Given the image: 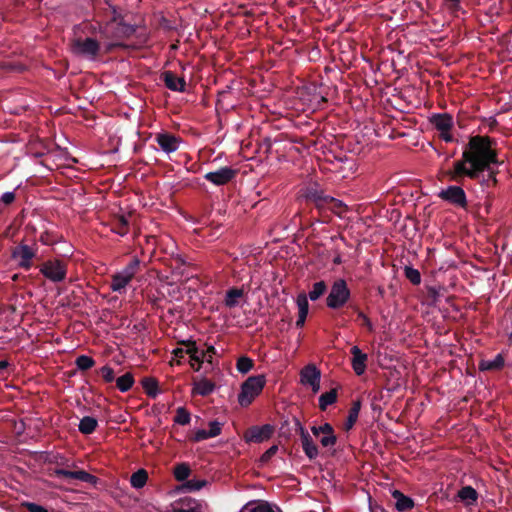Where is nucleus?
I'll use <instances>...</instances> for the list:
<instances>
[{
    "label": "nucleus",
    "instance_id": "1",
    "mask_svg": "<svg viewBox=\"0 0 512 512\" xmlns=\"http://www.w3.org/2000/svg\"><path fill=\"white\" fill-rule=\"evenodd\" d=\"M496 140L489 136H470L465 144L462 157L453 162V167L447 172L451 181L464 184V179L479 180L487 187L497 183L496 172L491 165H498Z\"/></svg>",
    "mask_w": 512,
    "mask_h": 512
},
{
    "label": "nucleus",
    "instance_id": "2",
    "mask_svg": "<svg viewBox=\"0 0 512 512\" xmlns=\"http://www.w3.org/2000/svg\"><path fill=\"white\" fill-rule=\"evenodd\" d=\"M266 384L264 375H254L248 377L241 385V391L238 394V403L242 407H248L255 397L263 390Z\"/></svg>",
    "mask_w": 512,
    "mask_h": 512
},
{
    "label": "nucleus",
    "instance_id": "3",
    "mask_svg": "<svg viewBox=\"0 0 512 512\" xmlns=\"http://www.w3.org/2000/svg\"><path fill=\"white\" fill-rule=\"evenodd\" d=\"M351 298V291L347 282L343 278L336 279L326 298V305L332 310H338L344 307Z\"/></svg>",
    "mask_w": 512,
    "mask_h": 512
},
{
    "label": "nucleus",
    "instance_id": "4",
    "mask_svg": "<svg viewBox=\"0 0 512 512\" xmlns=\"http://www.w3.org/2000/svg\"><path fill=\"white\" fill-rule=\"evenodd\" d=\"M109 8L111 9L112 16L105 27L104 33H111L112 38L115 39L130 37L135 32V28L123 22V17L115 6L109 5Z\"/></svg>",
    "mask_w": 512,
    "mask_h": 512
},
{
    "label": "nucleus",
    "instance_id": "5",
    "mask_svg": "<svg viewBox=\"0 0 512 512\" xmlns=\"http://www.w3.org/2000/svg\"><path fill=\"white\" fill-rule=\"evenodd\" d=\"M38 246L28 245L23 242L19 243L11 250V259L17 262V266L20 269L29 271L34 263V259L37 258Z\"/></svg>",
    "mask_w": 512,
    "mask_h": 512
},
{
    "label": "nucleus",
    "instance_id": "6",
    "mask_svg": "<svg viewBox=\"0 0 512 512\" xmlns=\"http://www.w3.org/2000/svg\"><path fill=\"white\" fill-rule=\"evenodd\" d=\"M40 273L52 282H61L66 278L67 266L59 259L47 260L41 264Z\"/></svg>",
    "mask_w": 512,
    "mask_h": 512
},
{
    "label": "nucleus",
    "instance_id": "7",
    "mask_svg": "<svg viewBox=\"0 0 512 512\" xmlns=\"http://www.w3.org/2000/svg\"><path fill=\"white\" fill-rule=\"evenodd\" d=\"M74 54L84 58L94 60L100 52V44L96 39L87 37L85 39H75L72 44Z\"/></svg>",
    "mask_w": 512,
    "mask_h": 512
},
{
    "label": "nucleus",
    "instance_id": "8",
    "mask_svg": "<svg viewBox=\"0 0 512 512\" xmlns=\"http://www.w3.org/2000/svg\"><path fill=\"white\" fill-rule=\"evenodd\" d=\"M274 431V426L271 424H265L262 426L254 425L244 432L243 438L247 443H262L270 439Z\"/></svg>",
    "mask_w": 512,
    "mask_h": 512
},
{
    "label": "nucleus",
    "instance_id": "9",
    "mask_svg": "<svg viewBox=\"0 0 512 512\" xmlns=\"http://www.w3.org/2000/svg\"><path fill=\"white\" fill-rule=\"evenodd\" d=\"M293 420H294L295 431L297 433H299V435H300L301 444H302V448H303L305 455L310 460L316 459L319 454L317 445L314 443L312 437L310 436L308 431L304 428V426L301 424V422L297 418H294Z\"/></svg>",
    "mask_w": 512,
    "mask_h": 512
},
{
    "label": "nucleus",
    "instance_id": "10",
    "mask_svg": "<svg viewBox=\"0 0 512 512\" xmlns=\"http://www.w3.org/2000/svg\"><path fill=\"white\" fill-rule=\"evenodd\" d=\"M438 196L442 200L460 208H466L468 205L465 191L462 187L457 185H452L441 190Z\"/></svg>",
    "mask_w": 512,
    "mask_h": 512
},
{
    "label": "nucleus",
    "instance_id": "11",
    "mask_svg": "<svg viewBox=\"0 0 512 512\" xmlns=\"http://www.w3.org/2000/svg\"><path fill=\"white\" fill-rule=\"evenodd\" d=\"M238 174V170L229 166H223L216 171L207 172L204 179L216 186H224L230 183Z\"/></svg>",
    "mask_w": 512,
    "mask_h": 512
},
{
    "label": "nucleus",
    "instance_id": "12",
    "mask_svg": "<svg viewBox=\"0 0 512 512\" xmlns=\"http://www.w3.org/2000/svg\"><path fill=\"white\" fill-rule=\"evenodd\" d=\"M303 196L306 201L313 203L318 209H324L328 206L329 201H333V197L326 195L322 190L318 189L316 184L308 186Z\"/></svg>",
    "mask_w": 512,
    "mask_h": 512
},
{
    "label": "nucleus",
    "instance_id": "13",
    "mask_svg": "<svg viewBox=\"0 0 512 512\" xmlns=\"http://www.w3.org/2000/svg\"><path fill=\"white\" fill-rule=\"evenodd\" d=\"M350 353L352 355V368L356 375L361 376L367 368L368 355L362 352L358 346H353Z\"/></svg>",
    "mask_w": 512,
    "mask_h": 512
},
{
    "label": "nucleus",
    "instance_id": "14",
    "mask_svg": "<svg viewBox=\"0 0 512 512\" xmlns=\"http://www.w3.org/2000/svg\"><path fill=\"white\" fill-rule=\"evenodd\" d=\"M157 144L166 153L175 152L180 143V139L171 133H159L155 138Z\"/></svg>",
    "mask_w": 512,
    "mask_h": 512
},
{
    "label": "nucleus",
    "instance_id": "15",
    "mask_svg": "<svg viewBox=\"0 0 512 512\" xmlns=\"http://www.w3.org/2000/svg\"><path fill=\"white\" fill-rule=\"evenodd\" d=\"M429 121L440 132H450L453 127V117L449 113L432 114Z\"/></svg>",
    "mask_w": 512,
    "mask_h": 512
},
{
    "label": "nucleus",
    "instance_id": "16",
    "mask_svg": "<svg viewBox=\"0 0 512 512\" xmlns=\"http://www.w3.org/2000/svg\"><path fill=\"white\" fill-rule=\"evenodd\" d=\"M162 79L165 86L177 92H184L186 90V81L183 77H177L172 71H165L162 73Z\"/></svg>",
    "mask_w": 512,
    "mask_h": 512
},
{
    "label": "nucleus",
    "instance_id": "17",
    "mask_svg": "<svg viewBox=\"0 0 512 512\" xmlns=\"http://www.w3.org/2000/svg\"><path fill=\"white\" fill-rule=\"evenodd\" d=\"M111 231L120 235L125 236L129 232L130 222L129 215L116 214L111 220Z\"/></svg>",
    "mask_w": 512,
    "mask_h": 512
},
{
    "label": "nucleus",
    "instance_id": "18",
    "mask_svg": "<svg viewBox=\"0 0 512 512\" xmlns=\"http://www.w3.org/2000/svg\"><path fill=\"white\" fill-rule=\"evenodd\" d=\"M300 377L302 384L314 385L315 382H320L321 373L315 365L309 364L301 370Z\"/></svg>",
    "mask_w": 512,
    "mask_h": 512
},
{
    "label": "nucleus",
    "instance_id": "19",
    "mask_svg": "<svg viewBox=\"0 0 512 512\" xmlns=\"http://www.w3.org/2000/svg\"><path fill=\"white\" fill-rule=\"evenodd\" d=\"M215 387V383H213L211 380L207 378H201L200 380H195L193 382L192 394H197L206 397L213 393Z\"/></svg>",
    "mask_w": 512,
    "mask_h": 512
},
{
    "label": "nucleus",
    "instance_id": "20",
    "mask_svg": "<svg viewBox=\"0 0 512 512\" xmlns=\"http://www.w3.org/2000/svg\"><path fill=\"white\" fill-rule=\"evenodd\" d=\"M505 365V359L501 353L497 354L493 360H481L479 362L480 371H499Z\"/></svg>",
    "mask_w": 512,
    "mask_h": 512
},
{
    "label": "nucleus",
    "instance_id": "21",
    "mask_svg": "<svg viewBox=\"0 0 512 512\" xmlns=\"http://www.w3.org/2000/svg\"><path fill=\"white\" fill-rule=\"evenodd\" d=\"M392 496L395 499V507L398 511L404 512L414 507V501L399 490H394Z\"/></svg>",
    "mask_w": 512,
    "mask_h": 512
},
{
    "label": "nucleus",
    "instance_id": "22",
    "mask_svg": "<svg viewBox=\"0 0 512 512\" xmlns=\"http://www.w3.org/2000/svg\"><path fill=\"white\" fill-rule=\"evenodd\" d=\"M173 512H203V506L195 499L183 498Z\"/></svg>",
    "mask_w": 512,
    "mask_h": 512
},
{
    "label": "nucleus",
    "instance_id": "23",
    "mask_svg": "<svg viewBox=\"0 0 512 512\" xmlns=\"http://www.w3.org/2000/svg\"><path fill=\"white\" fill-rule=\"evenodd\" d=\"M132 280L127 274L121 270L112 276L110 288L114 292L121 293L125 290L127 284Z\"/></svg>",
    "mask_w": 512,
    "mask_h": 512
},
{
    "label": "nucleus",
    "instance_id": "24",
    "mask_svg": "<svg viewBox=\"0 0 512 512\" xmlns=\"http://www.w3.org/2000/svg\"><path fill=\"white\" fill-rule=\"evenodd\" d=\"M244 296L243 289L233 287L226 291L224 304L228 308H234L239 305V299Z\"/></svg>",
    "mask_w": 512,
    "mask_h": 512
},
{
    "label": "nucleus",
    "instance_id": "25",
    "mask_svg": "<svg viewBox=\"0 0 512 512\" xmlns=\"http://www.w3.org/2000/svg\"><path fill=\"white\" fill-rule=\"evenodd\" d=\"M98 426V421L96 418L91 416H85L80 420L78 425L79 431L84 435L92 434Z\"/></svg>",
    "mask_w": 512,
    "mask_h": 512
},
{
    "label": "nucleus",
    "instance_id": "26",
    "mask_svg": "<svg viewBox=\"0 0 512 512\" xmlns=\"http://www.w3.org/2000/svg\"><path fill=\"white\" fill-rule=\"evenodd\" d=\"M360 409H361L360 400L353 401V403L349 409L348 417H347V420L345 423L346 431H349L355 425V423L358 419V416H359Z\"/></svg>",
    "mask_w": 512,
    "mask_h": 512
},
{
    "label": "nucleus",
    "instance_id": "27",
    "mask_svg": "<svg viewBox=\"0 0 512 512\" xmlns=\"http://www.w3.org/2000/svg\"><path fill=\"white\" fill-rule=\"evenodd\" d=\"M142 387L150 398H156L159 393L158 381L153 377H144L141 381Z\"/></svg>",
    "mask_w": 512,
    "mask_h": 512
},
{
    "label": "nucleus",
    "instance_id": "28",
    "mask_svg": "<svg viewBox=\"0 0 512 512\" xmlns=\"http://www.w3.org/2000/svg\"><path fill=\"white\" fill-rule=\"evenodd\" d=\"M241 512H276V510L268 502L260 501L257 504L248 503Z\"/></svg>",
    "mask_w": 512,
    "mask_h": 512
},
{
    "label": "nucleus",
    "instance_id": "29",
    "mask_svg": "<svg viewBox=\"0 0 512 512\" xmlns=\"http://www.w3.org/2000/svg\"><path fill=\"white\" fill-rule=\"evenodd\" d=\"M148 480V473L144 469H139L130 477V484L133 488L140 489L144 487Z\"/></svg>",
    "mask_w": 512,
    "mask_h": 512
},
{
    "label": "nucleus",
    "instance_id": "30",
    "mask_svg": "<svg viewBox=\"0 0 512 512\" xmlns=\"http://www.w3.org/2000/svg\"><path fill=\"white\" fill-rule=\"evenodd\" d=\"M337 401V390L331 389L328 392L323 393L319 397V409L325 411L329 405L334 404Z\"/></svg>",
    "mask_w": 512,
    "mask_h": 512
},
{
    "label": "nucleus",
    "instance_id": "31",
    "mask_svg": "<svg viewBox=\"0 0 512 512\" xmlns=\"http://www.w3.org/2000/svg\"><path fill=\"white\" fill-rule=\"evenodd\" d=\"M458 497L461 501L466 502V504H471L477 500L478 493L473 487L464 486L458 491Z\"/></svg>",
    "mask_w": 512,
    "mask_h": 512
},
{
    "label": "nucleus",
    "instance_id": "32",
    "mask_svg": "<svg viewBox=\"0 0 512 512\" xmlns=\"http://www.w3.org/2000/svg\"><path fill=\"white\" fill-rule=\"evenodd\" d=\"M326 291H327V284L325 281L321 280V281L315 282L312 285V289L309 291L307 298L309 297V299L311 301H316L320 297H322L326 293Z\"/></svg>",
    "mask_w": 512,
    "mask_h": 512
},
{
    "label": "nucleus",
    "instance_id": "33",
    "mask_svg": "<svg viewBox=\"0 0 512 512\" xmlns=\"http://www.w3.org/2000/svg\"><path fill=\"white\" fill-rule=\"evenodd\" d=\"M133 384L134 377L130 372H127L116 379V386L121 392H127L132 388Z\"/></svg>",
    "mask_w": 512,
    "mask_h": 512
},
{
    "label": "nucleus",
    "instance_id": "34",
    "mask_svg": "<svg viewBox=\"0 0 512 512\" xmlns=\"http://www.w3.org/2000/svg\"><path fill=\"white\" fill-rule=\"evenodd\" d=\"M237 371L241 374H247L254 368V360L248 356H240L236 362Z\"/></svg>",
    "mask_w": 512,
    "mask_h": 512
},
{
    "label": "nucleus",
    "instance_id": "35",
    "mask_svg": "<svg viewBox=\"0 0 512 512\" xmlns=\"http://www.w3.org/2000/svg\"><path fill=\"white\" fill-rule=\"evenodd\" d=\"M296 304L298 307V316L307 318L309 312V303L307 299V294L305 292H301L298 294L296 298Z\"/></svg>",
    "mask_w": 512,
    "mask_h": 512
},
{
    "label": "nucleus",
    "instance_id": "36",
    "mask_svg": "<svg viewBox=\"0 0 512 512\" xmlns=\"http://www.w3.org/2000/svg\"><path fill=\"white\" fill-rule=\"evenodd\" d=\"M191 473V469L188 464L180 463L174 468V477L179 482H185Z\"/></svg>",
    "mask_w": 512,
    "mask_h": 512
},
{
    "label": "nucleus",
    "instance_id": "37",
    "mask_svg": "<svg viewBox=\"0 0 512 512\" xmlns=\"http://www.w3.org/2000/svg\"><path fill=\"white\" fill-rule=\"evenodd\" d=\"M207 483L208 482L204 479H190V480L187 479L183 483L182 488L189 492L198 491L201 488L205 487L207 485Z\"/></svg>",
    "mask_w": 512,
    "mask_h": 512
},
{
    "label": "nucleus",
    "instance_id": "38",
    "mask_svg": "<svg viewBox=\"0 0 512 512\" xmlns=\"http://www.w3.org/2000/svg\"><path fill=\"white\" fill-rule=\"evenodd\" d=\"M75 364L79 370L86 371L95 365V361L90 356L80 355L76 358Z\"/></svg>",
    "mask_w": 512,
    "mask_h": 512
},
{
    "label": "nucleus",
    "instance_id": "39",
    "mask_svg": "<svg viewBox=\"0 0 512 512\" xmlns=\"http://www.w3.org/2000/svg\"><path fill=\"white\" fill-rule=\"evenodd\" d=\"M191 416L189 411L184 407H178L176 409V415L174 417V422L179 425H187L190 423Z\"/></svg>",
    "mask_w": 512,
    "mask_h": 512
},
{
    "label": "nucleus",
    "instance_id": "40",
    "mask_svg": "<svg viewBox=\"0 0 512 512\" xmlns=\"http://www.w3.org/2000/svg\"><path fill=\"white\" fill-rule=\"evenodd\" d=\"M349 308H351L357 314V321H360L362 326L366 327L369 331L373 330V324L371 320L360 310L357 305H349Z\"/></svg>",
    "mask_w": 512,
    "mask_h": 512
},
{
    "label": "nucleus",
    "instance_id": "41",
    "mask_svg": "<svg viewBox=\"0 0 512 512\" xmlns=\"http://www.w3.org/2000/svg\"><path fill=\"white\" fill-rule=\"evenodd\" d=\"M141 261L138 257H133L131 261L122 269L124 274H127L130 278H134L136 273L140 269Z\"/></svg>",
    "mask_w": 512,
    "mask_h": 512
},
{
    "label": "nucleus",
    "instance_id": "42",
    "mask_svg": "<svg viewBox=\"0 0 512 512\" xmlns=\"http://www.w3.org/2000/svg\"><path fill=\"white\" fill-rule=\"evenodd\" d=\"M404 274H405V277L413 285H419L421 283V274H420L419 270H417L411 266H405Z\"/></svg>",
    "mask_w": 512,
    "mask_h": 512
},
{
    "label": "nucleus",
    "instance_id": "43",
    "mask_svg": "<svg viewBox=\"0 0 512 512\" xmlns=\"http://www.w3.org/2000/svg\"><path fill=\"white\" fill-rule=\"evenodd\" d=\"M186 354L190 356L191 362L196 364H202L206 357V353H202L198 348H192L190 350H186Z\"/></svg>",
    "mask_w": 512,
    "mask_h": 512
},
{
    "label": "nucleus",
    "instance_id": "44",
    "mask_svg": "<svg viewBox=\"0 0 512 512\" xmlns=\"http://www.w3.org/2000/svg\"><path fill=\"white\" fill-rule=\"evenodd\" d=\"M72 479L80 480V481L87 482V483H93V482H95L96 477L84 470H78V471H73Z\"/></svg>",
    "mask_w": 512,
    "mask_h": 512
},
{
    "label": "nucleus",
    "instance_id": "45",
    "mask_svg": "<svg viewBox=\"0 0 512 512\" xmlns=\"http://www.w3.org/2000/svg\"><path fill=\"white\" fill-rule=\"evenodd\" d=\"M98 373L102 376L103 380L106 383H111L115 379L114 370L110 366H108V365H105V366L101 367L99 369Z\"/></svg>",
    "mask_w": 512,
    "mask_h": 512
},
{
    "label": "nucleus",
    "instance_id": "46",
    "mask_svg": "<svg viewBox=\"0 0 512 512\" xmlns=\"http://www.w3.org/2000/svg\"><path fill=\"white\" fill-rule=\"evenodd\" d=\"M209 428L210 429L208 430V434L210 435L211 438H214L221 434L222 424L217 420H214L209 422Z\"/></svg>",
    "mask_w": 512,
    "mask_h": 512
},
{
    "label": "nucleus",
    "instance_id": "47",
    "mask_svg": "<svg viewBox=\"0 0 512 512\" xmlns=\"http://www.w3.org/2000/svg\"><path fill=\"white\" fill-rule=\"evenodd\" d=\"M278 446L272 445L269 449H267L260 457V461L262 463H267L270 459L277 453Z\"/></svg>",
    "mask_w": 512,
    "mask_h": 512
},
{
    "label": "nucleus",
    "instance_id": "48",
    "mask_svg": "<svg viewBox=\"0 0 512 512\" xmlns=\"http://www.w3.org/2000/svg\"><path fill=\"white\" fill-rule=\"evenodd\" d=\"M427 295L431 305H435L440 297L439 290L436 287H428Z\"/></svg>",
    "mask_w": 512,
    "mask_h": 512
},
{
    "label": "nucleus",
    "instance_id": "49",
    "mask_svg": "<svg viewBox=\"0 0 512 512\" xmlns=\"http://www.w3.org/2000/svg\"><path fill=\"white\" fill-rule=\"evenodd\" d=\"M337 442V436L336 435H324L320 439V443L323 447H331L334 446Z\"/></svg>",
    "mask_w": 512,
    "mask_h": 512
},
{
    "label": "nucleus",
    "instance_id": "50",
    "mask_svg": "<svg viewBox=\"0 0 512 512\" xmlns=\"http://www.w3.org/2000/svg\"><path fill=\"white\" fill-rule=\"evenodd\" d=\"M208 438H211L210 435L208 434V431H206L204 429H199L195 432L194 436L192 437V441L201 442Z\"/></svg>",
    "mask_w": 512,
    "mask_h": 512
},
{
    "label": "nucleus",
    "instance_id": "51",
    "mask_svg": "<svg viewBox=\"0 0 512 512\" xmlns=\"http://www.w3.org/2000/svg\"><path fill=\"white\" fill-rule=\"evenodd\" d=\"M24 506L27 508L29 512H48V510L36 503L27 502L24 504Z\"/></svg>",
    "mask_w": 512,
    "mask_h": 512
},
{
    "label": "nucleus",
    "instance_id": "52",
    "mask_svg": "<svg viewBox=\"0 0 512 512\" xmlns=\"http://www.w3.org/2000/svg\"><path fill=\"white\" fill-rule=\"evenodd\" d=\"M15 200L14 192H5L0 199V203L4 205H10Z\"/></svg>",
    "mask_w": 512,
    "mask_h": 512
},
{
    "label": "nucleus",
    "instance_id": "53",
    "mask_svg": "<svg viewBox=\"0 0 512 512\" xmlns=\"http://www.w3.org/2000/svg\"><path fill=\"white\" fill-rule=\"evenodd\" d=\"M319 430L321 431V434L324 435H335L334 428L329 423H324L323 425L319 426Z\"/></svg>",
    "mask_w": 512,
    "mask_h": 512
},
{
    "label": "nucleus",
    "instance_id": "54",
    "mask_svg": "<svg viewBox=\"0 0 512 512\" xmlns=\"http://www.w3.org/2000/svg\"><path fill=\"white\" fill-rule=\"evenodd\" d=\"M55 474L58 477H63V478H67V479L73 478V471L66 470V469H57L55 471Z\"/></svg>",
    "mask_w": 512,
    "mask_h": 512
},
{
    "label": "nucleus",
    "instance_id": "55",
    "mask_svg": "<svg viewBox=\"0 0 512 512\" xmlns=\"http://www.w3.org/2000/svg\"><path fill=\"white\" fill-rule=\"evenodd\" d=\"M261 147L265 148L266 154H269L272 149V140L269 137H265L261 142Z\"/></svg>",
    "mask_w": 512,
    "mask_h": 512
},
{
    "label": "nucleus",
    "instance_id": "56",
    "mask_svg": "<svg viewBox=\"0 0 512 512\" xmlns=\"http://www.w3.org/2000/svg\"><path fill=\"white\" fill-rule=\"evenodd\" d=\"M328 206L332 209V210H340L344 207V204L342 201L338 200V199H335L333 197V201H329V204Z\"/></svg>",
    "mask_w": 512,
    "mask_h": 512
},
{
    "label": "nucleus",
    "instance_id": "57",
    "mask_svg": "<svg viewBox=\"0 0 512 512\" xmlns=\"http://www.w3.org/2000/svg\"><path fill=\"white\" fill-rule=\"evenodd\" d=\"M447 5L452 12H456L460 9V0H447Z\"/></svg>",
    "mask_w": 512,
    "mask_h": 512
},
{
    "label": "nucleus",
    "instance_id": "58",
    "mask_svg": "<svg viewBox=\"0 0 512 512\" xmlns=\"http://www.w3.org/2000/svg\"><path fill=\"white\" fill-rule=\"evenodd\" d=\"M172 354L174 355L175 358H178L177 363L180 364V359L184 357V354H186V350H184L183 348H176L173 350Z\"/></svg>",
    "mask_w": 512,
    "mask_h": 512
},
{
    "label": "nucleus",
    "instance_id": "59",
    "mask_svg": "<svg viewBox=\"0 0 512 512\" xmlns=\"http://www.w3.org/2000/svg\"><path fill=\"white\" fill-rule=\"evenodd\" d=\"M179 344L184 345L186 347L185 350H190L193 347L194 348H198L197 345H196V342L194 340H192V339L182 340V341L179 342Z\"/></svg>",
    "mask_w": 512,
    "mask_h": 512
},
{
    "label": "nucleus",
    "instance_id": "60",
    "mask_svg": "<svg viewBox=\"0 0 512 512\" xmlns=\"http://www.w3.org/2000/svg\"><path fill=\"white\" fill-rule=\"evenodd\" d=\"M123 45L120 42H110L106 44L105 51L106 52H112L117 47H122Z\"/></svg>",
    "mask_w": 512,
    "mask_h": 512
},
{
    "label": "nucleus",
    "instance_id": "61",
    "mask_svg": "<svg viewBox=\"0 0 512 512\" xmlns=\"http://www.w3.org/2000/svg\"><path fill=\"white\" fill-rule=\"evenodd\" d=\"M441 139L445 142H453L454 138L449 132H440Z\"/></svg>",
    "mask_w": 512,
    "mask_h": 512
},
{
    "label": "nucleus",
    "instance_id": "62",
    "mask_svg": "<svg viewBox=\"0 0 512 512\" xmlns=\"http://www.w3.org/2000/svg\"><path fill=\"white\" fill-rule=\"evenodd\" d=\"M305 321H306L305 317L298 316V319L296 321V327L302 328L305 325Z\"/></svg>",
    "mask_w": 512,
    "mask_h": 512
},
{
    "label": "nucleus",
    "instance_id": "63",
    "mask_svg": "<svg viewBox=\"0 0 512 512\" xmlns=\"http://www.w3.org/2000/svg\"><path fill=\"white\" fill-rule=\"evenodd\" d=\"M201 352L202 353H206V356L209 355V354L212 355V356H213V354H216V350H215V348L213 346H209L206 351H201Z\"/></svg>",
    "mask_w": 512,
    "mask_h": 512
},
{
    "label": "nucleus",
    "instance_id": "64",
    "mask_svg": "<svg viewBox=\"0 0 512 512\" xmlns=\"http://www.w3.org/2000/svg\"><path fill=\"white\" fill-rule=\"evenodd\" d=\"M333 263L335 265H340L342 263V257L340 254H337L334 259H333Z\"/></svg>",
    "mask_w": 512,
    "mask_h": 512
}]
</instances>
